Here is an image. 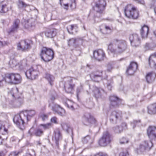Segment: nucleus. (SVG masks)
Instances as JSON below:
<instances>
[{
    "mask_svg": "<svg viewBox=\"0 0 156 156\" xmlns=\"http://www.w3.org/2000/svg\"><path fill=\"white\" fill-rule=\"evenodd\" d=\"M83 90V87L82 85H80V86L77 87L76 90V93L77 97H78V95Z\"/></svg>",
    "mask_w": 156,
    "mask_h": 156,
    "instance_id": "nucleus-50",
    "label": "nucleus"
},
{
    "mask_svg": "<svg viewBox=\"0 0 156 156\" xmlns=\"http://www.w3.org/2000/svg\"><path fill=\"white\" fill-rule=\"evenodd\" d=\"M32 41L29 40H23L19 42L17 45V49L22 51H28L31 48Z\"/></svg>",
    "mask_w": 156,
    "mask_h": 156,
    "instance_id": "nucleus-8",
    "label": "nucleus"
},
{
    "mask_svg": "<svg viewBox=\"0 0 156 156\" xmlns=\"http://www.w3.org/2000/svg\"><path fill=\"white\" fill-rule=\"evenodd\" d=\"M147 132L149 138L153 139L156 138V127L150 126L147 129Z\"/></svg>",
    "mask_w": 156,
    "mask_h": 156,
    "instance_id": "nucleus-24",
    "label": "nucleus"
},
{
    "mask_svg": "<svg viewBox=\"0 0 156 156\" xmlns=\"http://www.w3.org/2000/svg\"><path fill=\"white\" fill-rule=\"evenodd\" d=\"M18 64L16 60L14 58L11 59L9 62V65L10 67L12 68L16 66Z\"/></svg>",
    "mask_w": 156,
    "mask_h": 156,
    "instance_id": "nucleus-42",
    "label": "nucleus"
},
{
    "mask_svg": "<svg viewBox=\"0 0 156 156\" xmlns=\"http://www.w3.org/2000/svg\"><path fill=\"white\" fill-rule=\"evenodd\" d=\"M92 140L89 136H87L84 137L82 140V141L84 144H87L88 142L91 143Z\"/></svg>",
    "mask_w": 156,
    "mask_h": 156,
    "instance_id": "nucleus-45",
    "label": "nucleus"
},
{
    "mask_svg": "<svg viewBox=\"0 0 156 156\" xmlns=\"http://www.w3.org/2000/svg\"><path fill=\"white\" fill-rule=\"evenodd\" d=\"M7 133V129L5 127L3 122L0 121V133L5 135Z\"/></svg>",
    "mask_w": 156,
    "mask_h": 156,
    "instance_id": "nucleus-36",
    "label": "nucleus"
},
{
    "mask_svg": "<svg viewBox=\"0 0 156 156\" xmlns=\"http://www.w3.org/2000/svg\"><path fill=\"white\" fill-rule=\"evenodd\" d=\"M41 117L43 121H44L48 119V116L46 114H43L41 115Z\"/></svg>",
    "mask_w": 156,
    "mask_h": 156,
    "instance_id": "nucleus-57",
    "label": "nucleus"
},
{
    "mask_svg": "<svg viewBox=\"0 0 156 156\" xmlns=\"http://www.w3.org/2000/svg\"><path fill=\"white\" fill-rule=\"evenodd\" d=\"M111 101V107H115L118 106L120 102L119 98L114 95H112L110 96L109 98Z\"/></svg>",
    "mask_w": 156,
    "mask_h": 156,
    "instance_id": "nucleus-28",
    "label": "nucleus"
},
{
    "mask_svg": "<svg viewBox=\"0 0 156 156\" xmlns=\"http://www.w3.org/2000/svg\"><path fill=\"white\" fill-rule=\"evenodd\" d=\"M61 126L62 129L66 131L68 133H69L70 131L72 132V129L70 127L69 125L65 122H62L61 124Z\"/></svg>",
    "mask_w": 156,
    "mask_h": 156,
    "instance_id": "nucleus-37",
    "label": "nucleus"
},
{
    "mask_svg": "<svg viewBox=\"0 0 156 156\" xmlns=\"http://www.w3.org/2000/svg\"><path fill=\"white\" fill-rule=\"evenodd\" d=\"M148 112L150 114L156 113V103L152 104L148 108Z\"/></svg>",
    "mask_w": 156,
    "mask_h": 156,
    "instance_id": "nucleus-34",
    "label": "nucleus"
},
{
    "mask_svg": "<svg viewBox=\"0 0 156 156\" xmlns=\"http://www.w3.org/2000/svg\"><path fill=\"white\" fill-rule=\"evenodd\" d=\"M151 62H153L154 64L156 65V53L151 55L149 59V62L150 65Z\"/></svg>",
    "mask_w": 156,
    "mask_h": 156,
    "instance_id": "nucleus-39",
    "label": "nucleus"
},
{
    "mask_svg": "<svg viewBox=\"0 0 156 156\" xmlns=\"http://www.w3.org/2000/svg\"><path fill=\"white\" fill-rule=\"evenodd\" d=\"M56 33V29L51 28L48 29L45 32V34L47 37L52 38L55 36Z\"/></svg>",
    "mask_w": 156,
    "mask_h": 156,
    "instance_id": "nucleus-29",
    "label": "nucleus"
},
{
    "mask_svg": "<svg viewBox=\"0 0 156 156\" xmlns=\"http://www.w3.org/2000/svg\"><path fill=\"white\" fill-rule=\"evenodd\" d=\"M100 31L101 32L104 34H108L111 32L110 28L105 25H103L100 28Z\"/></svg>",
    "mask_w": 156,
    "mask_h": 156,
    "instance_id": "nucleus-32",
    "label": "nucleus"
},
{
    "mask_svg": "<svg viewBox=\"0 0 156 156\" xmlns=\"http://www.w3.org/2000/svg\"><path fill=\"white\" fill-rule=\"evenodd\" d=\"M113 68V63H109L107 65V70L108 72H111Z\"/></svg>",
    "mask_w": 156,
    "mask_h": 156,
    "instance_id": "nucleus-48",
    "label": "nucleus"
},
{
    "mask_svg": "<svg viewBox=\"0 0 156 156\" xmlns=\"http://www.w3.org/2000/svg\"><path fill=\"white\" fill-rule=\"evenodd\" d=\"M6 82L5 80V77L2 76V78L0 79V87H3V82Z\"/></svg>",
    "mask_w": 156,
    "mask_h": 156,
    "instance_id": "nucleus-54",
    "label": "nucleus"
},
{
    "mask_svg": "<svg viewBox=\"0 0 156 156\" xmlns=\"http://www.w3.org/2000/svg\"><path fill=\"white\" fill-rule=\"evenodd\" d=\"M45 78L51 86L53 85L55 80V77L53 76L49 73H46L45 74Z\"/></svg>",
    "mask_w": 156,
    "mask_h": 156,
    "instance_id": "nucleus-31",
    "label": "nucleus"
},
{
    "mask_svg": "<svg viewBox=\"0 0 156 156\" xmlns=\"http://www.w3.org/2000/svg\"><path fill=\"white\" fill-rule=\"evenodd\" d=\"M19 63H20V65L22 66H24L26 64L27 61L25 59H23Z\"/></svg>",
    "mask_w": 156,
    "mask_h": 156,
    "instance_id": "nucleus-60",
    "label": "nucleus"
},
{
    "mask_svg": "<svg viewBox=\"0 0 156 156\" xmlns=\"http://www.w3.org/2000/svg\"><path fill=\"white\" fill-rule=\"evenodd\" d=\"M90 76L92 80L97 82L107 78L105 71L102 70L97 71L93 72L90 74Z\"/></svg>",
    "mask_w": 156,
    "mask_h": 156,
    "instance_id": "nucleus-7",
    "label": "nucleus"
},
{
    "mask_svg": "<svg viewBox=\"0 0 156 156\" xmlns=\"http://www.w3.org/2000/svg\"><path fill=\"white\" fill-rule=\"evenodd\" d=\"M122 113L121 111H112L110 115V121L113 123H116L117 120H120L122 119Z\"/></svg>",
    "mask_w": 156,
    "mask_h": 156,
    "instance_id": "nucleus-12",
    "label": "nucleus"
},
{
    "mask_svg": "<svg viewBox=\"0 0 156 156\" xmlns=\"http://www.w3.org/2000/svg\"><path fill=\"white\" fill-rule=\"evenodd\" d=\"M19 154V152H13L10 153L9 156H17Z\"/></svg>",
    "mask_w": 156,
    "mask_h": 156,
    "instance_id": "nucleus-59",
    "label": "nucleus"
},
{
    "mask_svg": "<svg viewBox=\"0 0 156 156\" xmlns=\"http://www.w3.org/2000/svg\"><path fill=\"white\" fill-rule=\"evenodd\" d=\"M59 3L62 7L66 10L68 9L69 5L72 8L76 7L75 0H59Z\"/></svg>",
    "mask_w": 156,
    "mask_h": 156,
    "instance_id": "nucleus-15",
    "label": "nucleus"
},
{
    "mask_svg": "<svg viewBox=\"0 0 156 156\" xmlns=\"http://www.w3.org/2000/svg\"><path fill=\"white\" fill-rule=\"evenodd\" d=\"M128 153L126 151L125 152H123L120 153L119 156H128Z\"/></svg>",
    "mask_w": 156,
    "mask_h": 156,
    "instance_id": "nucleus-58",
    "label": "nucleus"
},
{
    "mask_svg": "<svg viewBox=\"0 0 156 156\" xmlns=\"http://www.w3.org/2000/svg\"><path fill=\"white\" fill-rule=\"evenodd\" d=\"M34 134L36 136H40L43 133V131L42 128L39 126V127L35 131Z\"/></svg>",
    "mask_w": 156,
    "mask_h": 156,
    "instance_id": "nucleus-41",
    "label": "nucleus"
},
{
    "mask_svg": "<svg viewBox=\"0 0 156 156\" xmlns=\"http://www.w3.org/2000/svg\"><path fill=\"white\" fill-rule=\"evenodd\" d=\"M13 121L14 123L20 129H23L24 124L26 122L23 115H21V112L15 115Z\"/></svg>",
    "mask_w": 156,
    "mask_h": 156,
    "instance_id": "nucleus-9",
    "label": "nucleus"
},
{
    "mask_svg": "<svg viewBox=\"0 0 156 156\" xmlns=\"http://www.w3.org/2000/svg\"><path fill=\"white\" fill-rule=\"evenodd\" d=\"M39 70L36 66L31 68L25 73L28 79L31 80L35 79L39 74Z\"/></svg>",
    "mask_w": 156,
    "mask_h": 156,
    "instance_id": "nucleus-11",
    "label": "nucleus"
},
{
    "mask_svg": "<svg viewBox=\"0 0 156 156\" xmlns=\"http://www.w3.org/2000/svg\"><path fill=\"white\" fill-rule=\"evenodd\" d=\"M36 114V111L33 109L27 110L21 112V115H23L26 122L34 116Z\"/></svg>",
    "mask_w": 156,
    "mask_h": 156,
    "instance_id": "nucleus-16",
    "label": "nucleus"
},
{
    "mask_svg": "<svg viewBox=\"0 0 156 156\" xmlns=\"http://www.w3.org/2000/svg\"><path fill=\"white\" fill-rule=\"evenodd\" d=\"M17 5L18 8L20 10H23L28 5L26 4L24 2L21 0H19L17 3Z\"/></svg>",
    "mask_w": 156,
    "mask_h": 156,
    "instance_id": "nucleus-35",
    "label": "nucleus"
},
{
    "mask_svg": "<svg viewBox=\"0 0 156 156\" xmlns=\"http://www.w3.org/2000/svg\"><path fill=\"white\" fill-rule=\"evenodd\" d=\"M40 55L44 61L48 62L53 59L54 53L51 48L43 47L41 49Z\"/></svg>",
    "mask_w": 156,
    "mask_h": 156,
    "instance_id": "nucleus-3",
    "label": "nucleus"
},
{
    "mask_svg": "<svg viewBox=\"0 0 156 156\" xmlns=\"http://www.w3.org/2000/svg\"><path fill=\"white\" fill-rule=\"evenodd\" d=\"M82 121L83 124L86 125L94 123L95 119L88 113H85L82 117Z\"/></svg>",
    "mask_w": 156,
    "mask_h": 156,
    "instance_id": "nucleus-17",
    "label": "nucleus"
},
{
    "mask_svg": "<svg viewBox=\"0 0 156 156\" xmlns=\"http://www.w3.org/2000/svg\"><path fill=\"white\" fill-rule=\"evenodd\" d=\"M127 48L126 42L123 40H116L114 44L110 43L108 46V51L115 55L120 54L124 51Z\"/></svg>",
    "mask_w": 156,
    "mask_h": 156,
    "instance_id": "nucleus-1",
    "label": "nucleus"
},
{
    "mask_svg": "<svg viewBox=\"0 0 156 156\" xmlns=\"http://www.w3.org/2000/svg\"><path fill=\"white\" fill-rule=\"evenodd\" d=\"M155 78V75L153 73H149L147 74L146 78L147 81L149 83H151L154 80Z\"/></svg>",
    "mask_w": 156,
    "mask_h": 156,
    "instance_id": "nucleus-33",
    "label": "nucleus"
},
{
    "mask_svg": "<svg viewBox=\"0 0 156 156\" xmlns=\"http://www.w3.org/2000/svg\"><path fill=\"white\" fill-rule=\"evenodd\" d=\"M66 105L68 108L71 109L72 110L74 109L73 107V103L71 101H68L66 103Z\"/></svg>",
    "mask_w": 156,
    "mask_h": 156,
    "instance_id": "nucleus-47",
    "label": "nucleus"
},
{
    "mask_svg": "<svg viewBox=\"0 0 156 156\" xmlns=\"http://www.w3.org/2000/svg\"><path fill=\"white\" fill-rule=\"evenodd\" d=\"M106 5L105 0H98L95 2V5L93 7V9L97 13H102L105 10Z\"/></svg>",
    "mask_w": 156,
    "mask_h": 156,
    "instance_id": "nucleus-10",
    "label": "nucleus"
},
{
    "mask_svg": "<svg viewBox=\"0 0 156 156\" xmlns=\"http://www.w3.org/2000/svg\"><path fill=\"white\" fill-rule=\"evenodd\" d=\"M128 140L125 137H123L120 140V143L121 144H125L128 142Z\"/></svg>",
    "mask_w": 156,
    "mask_h": 156,
    "instance_id": "nucleus-55",
    "label": "nucleus"
},
{
    "mask_svg": "<svg viewBox=\"0 0 156 156\" xmlns=\"http://www.w3.org/2000/svg\"><path fill=\"white\" fill-rule=\"evenodd\" d=\"M1 39H0V48L3 46V45H4L5 44H7V43L5 41H1Z\"/></svg>",
    "mask_w": 156,
    "mask_h": 156,
    "instance_id": "nucleus-61",
    "label": "nucleus"
},
{
    "mask_svg": "<svg viewBox=\"0 0 156 156\" xmlns=\"http://www.w3.org/2000/svg\"><path fill=\"white\" fill-rule=\"evenodd\" d=\"M58 118L54 116L51 119V122L52 123L57 124L58 123Z\"/></svg>",
    "mask_w": 156,
    "mask_h": 156,
    "instance_id": "nucleus-53",
    "label": "nucleus"
},
{
    "mask_svg": "<svg viewBox=\"0 0 156 156\" xmlns=\"http://www.w3.org/2000/svg\"><path fill=\"white\" fill-rule=\"evenodd\" d=\"M75 38H72L70 39L68 41L69 45L75 46Z\"/></svg>",
    "mask_w": 156,
    "mask_h": 156,
    "instance_id": "nucleus-49",
    "label": "nucleus"
},
{
    "mask_svg": "<svg viewBox=\"0 0 156 156\" xmlns=\"http://www.w3.org/2000/svg\"><path fill=\"white\" fill-rule=\"evenodd\" d=\"M20 23V20L16 19L14 21L13 24L7 30L8 33L11 34L17 32L19 28Z\"/></svg>",
    "mask_w": 156,
    "mask_h": 156,
    "instance_id": "nucleus-21",
    "label": "nucleus"
},
{
    "mask_svg": "<svg viewBox=\"0 0 156 156\" xmlns=\"http://www.w3.org/2000/svg\"><path fill=\"white\" fill-rule=\"evenodd\" d=\"M141 4L144 5V0H135Z\"/></svg>",
    "mask_w": 156,
    "mask_h": 156,
    "instance_id": "nucleus-63",
    "label": "nucleus"
},
{
    "mask_svg": "<svg viewBox=\"0 0 156 156\" xmlns=\"http://www.w3.org/2000/svg\"><path fill=\"white\" fill-rule=\"evenodd\" d=\"M153 144L151 141H145L141 144L137 149L138 153L143 152L145 151L149 150L153 146Z\"/></svg>",
    "mask_w": 156,
    "mask_h": 156,
    "instance_id": "nucleus-13",
    "label": "nucleus"
},
{
    "mask_svg": "<svg viewBox=\"0 0 156 156\" xmlns=\"http://www.w3.org/2000/svg\"><path fill=\"white\" fill-rule=\"evenodd\" d=\"M75 47L80 46L82 44L83 40L81 39L80 38H75Z\"/></svg>",
    "mask_w": 156,
    "mask_h": 156,
    "instance_id": "nucleus-44",
    "label": "nucleus"
},
{
    "mask_svg": "<svg viewBox=\"0 0 156 156\" xmlns=\"http://www.w3.org/2000/svg\"><path fill=\"white\" fill-rule=\"evenodd\" d=\"M50 107H51L52 110L55 113L59 115L64 116L66 115L65 110L60 106L56 104L51 105Z\"/></svg>",
    "mask_w": 156,
    "mask_h": 156,
    "instance_id": "nucleus-19",
    "label": "nucleus"
},
{
    "mask_svg": "<svg viewBox=\"0 0 156 156\" xmlns=\"http://www.w3.org/2000/svg\"><path fill=\"white\" fill-rule=\"evenodd\" d=\"M105 81H107V83L105 85L106 86L108 90H111L112 87V84H113L112 79V78H110L109 80H105Z\"/></svg>",
    "mask_w": 156,
    "mask_h": 156,
    "instance_id": "nucleus-40",
    "label": "nucleus"
},
{
    "mask_svg": "<svg viewBox=\"0 0 156 156\" xmlns=\"http://www.w3.org/2000/svg\"><path fill=\"white\" fill-rule=\"evenodd\" d=\"M20 75L18 73H9L5 74V80L7 83L15 84H19L22 81Z\"/></svg>",
    "mask_w": 156,
    "mask_h": 156,
    "instance_id": "nucleus-5",
    "label": "nucleus"
},
{
    "mask_svg": "<svg viewBox=\"0 0 156 156\" xmlns=\"http://www.w3.org/2000/svg\"><path fill=\"white\" fill-rule=\"evenodd\" d=\"M55 97L54 96H52L51 97L50 99L48 101L49 107L51 106V105L54 104V101L55 100Z\"/></svg>",
    "mask_w": 156,
    "mask_h": 156,
    "instance_id": "nucleus-51",
    "label": "nucleus"
},
{
    "mask_svg": "<svg viewBox=\"0 0 156 156\" xmlns=\"http://www.w3.org/2000/svg\"><path fill=\"white\" fill-rule=\"evenodd\" d=\"M64 86L66 91L68 93H71L73 91L74 85L72 83V80L71 77H69Z\"/></svg>",
    "mask_w": 156,
    "mask_h": 156,
    "instance_id": "nucleus-22",
    "label": "nucleus"
},
{
    "mask_svg": "<svg viewBox=\"0 0 156 156\" xmlns=\"http://www.w3.org/2000/svg\"><path fill=\"white\" fill-rule=\"evenodd\" d=\"M9 2L7 1H4L0 3V12L5 13L9 10Z\"/></svg>",
    "mask_w": 156,
    "mask_h": 156,
    "instance_id": "nucleus-25",
    "label": "nucleus"
},
{
    "mask_svg": "<svg viewBox=\"0 0 156 156\" xmlns=\"http://www.w3.org/2000/svg\"><path fill=\"white\" fill-rule=\"evenodd\" d=\"M149 32V27L146 25H144L140 30V34L142 38H145L147 37Z\"/></svg>",
    "mask_w": 156,
    "mask_h": 156,
    "instance_id": "nucleus-30",
    "label": "nucleus"
},
{
    "mask_svg": "<svg viewBox=\"0 0 156 156\" xmlns=\"http://www.w3.org/2000/svg\"><path fill=\"white\" fill-rule=\"evenodd\" d=\"M125 16L129 18L137 19L139 16V12L136 8L132 4L128 5L124 10Z\"/></svg>",
    "mask_w": 156,
    "mask_h": 156,
    "instance_id": "nucleus-4",
    "label": "nucleus"
},
{
    "mask_svg": "<svg viewBox=\"0 0 156 156\" xmlns=\"http://www.w3.org/2000/svg\"><path fill=\"white\" fill-rule=\"evenodd\" d=\"M112 136L109 133L108 131H105L99 140V144L102 147L106 146L112 142Z\"/></svg>",
    "mask_w": 156,
    "mask_h": 156,
    "instance_id": "nucleus-6",
    "label": "nucleus"
},
{
    "mask_svg": "<svg viewBox=\"0 0 156 156\" xmlns=\"http://www.w3.org/2000/svg\"><path fill=\"white\" fill-rule=\"evenodd\" d=\"M114 132L117 133H120L122 131V127H120L119 126H116L113 128Z\"/></svg>",
    "mask_w": 156,
    "mask_h": 156,
    "instance_id": "nucleus-46",
    "label": "nucleus"
},
{
    "mask_svg": "<svg viewBox=\"0 0 156 156\" xmlns=\"http://www.w3.org/2000/svg\"><path fill=\"white\" fill-rule=\"evenodd\" d=\"M23 24L24 27L29 31H31L35 29V22L32 19L25 20Z\"/></svg>",
    "mask_w": 156,
    "mask_h": 156,
    "instance_id": "nucleus-20",
    "label": "nucleus"
},
{
    "mask_svg": "<svg viewBox=\"0 0 156 156\" xmlns=\"http://www.w3.org/2000/svg\"><path fill=\"white\" fill-rule=\"evenodd\" d=\"M2 139L1 137L0 136V145L2 144Z\"/></svg>",
    "mask_w": 156,
    "mask_h": 156,
    "instance_id": "nucleus-64",
    "label": "nucleus"
},
{
    "mask_svg": "<svg viewBox=\"0 0 156 156\" xmlns=\"http://www.w3.org/2000/svg\"><path fill=\"white\" fill-rule=\"evenodd\" d=\"M18 89L14 87L12 88L8 92V95L9 97L12 98H17L13 103L14 106L16 108L19 107L21 106L23 103V97H17V94L18 93Z\"/></svg>",
    "mask_w": 156,
    "mask_h": 156,
    "instance_id": "nucleus-2",
    "label": "nucleus"
},
{
    "mask_svg": "<svg viewBox=\"0 0 156 156\" xmlns=\"http://www.w3.org/2000/svg\"><path fill=\"white\" fill-rule=\"evenodd\" d=\"M51 124L50 123L46 124H41L40 125V127L42 128V129L46 130L49 129L51 127Z\"/></svg>",
    "mask_w": 156,
    "mask_h": 156,
    "instance_id": "nucleus-43",
    "label": "nucleus"
},
{
    "mask_svg": "<svg viewBox=\"0 0 156 156\" xmlns=\"http://www.w3.org/2000/svg\"><path fill=\"white\" fill-rule=\"evenodd\" d=\"M62 135L59 129H56L54 131L52 139L53 141L55 142L57 146L58 144V141L62 139Z\"/></svg>",
    "mask_w": 156,
    "mask_h": 156,
    "instance_id": "nucleus-26",
    "label": "nucleus"
},
{
    "mask_svg": "<svg viewBox=\"0 0 156 156\" xmlns=\"http://www.w3.org/2000/svg\"><path fill=\"white\" fill-rule=\"evenodd\" d=\"M140 122V120L138 121L134 120L131 123V126L133 128H134L136 125H137Z\"/></svg>",
    "mask_w": 156,
    "mask_h": 156,
    "instance_id": "nucleus-52",
    "label": "nucleus"
},
{
    "mask_svg": "<svg viewBox=\"0 0 156 156\" xmlns=\"http://www.w3.org/2000/svg\"><path fill=\"white\" fill-rule=\"evenodd\" d=\"M93 91L94 97L97 99L101 98L104 93L103 90L98 88L96 87H94Z\"/></svg>",
    "mask_w": 156,
    "mask_h": 156,
    "instance_id": "nucleus-27",
    "label": "nucleus"
},
{
    "mask_svg": "<svg viewBox=\"0 0 156 156\" xmlns=\"http://www.w3.org/2000/svg\"><path fill=\"white\" fill-rule=\"evenodd\" d=\"M129 40L131 45L135 47H138L140 44V41L138 35L136 34L130 35Z\"/></svg>",
    "mask_w": 156,
    "mask_h": 156,
    "instance_id": "nucleus-18",
    "label": "nucleus"
},
{
    "mask_svg": "<svg viewBox=\"0 0 156 156\" xmlns=\"http://www.w3.org/2000/svg\"><path fill=\"white\" fill-rule=\"evenodd\" d=\"M120 127H122V129L123 128H126V123L124 122L122 123V126Z\"/></svg>",
    "mask_w": 156,
    "mask_h": 156,
    "instance_id": "nucleus-62",
    "label": "nucleus"
},
{
    "mask_svg": "<svg viewBox=\"0 0 156 156\" xmlns=\"http://www.w3.org/2000/svg\"><path fill=\"white\" fill-rule=\"evenodd\" d=\"M93 156H108V155L105 153L102 152H99L94 154Z\"/></svg>",
    "mask_w": 156,
    "mask_h": 156,
    "instance_id": "nucleus-56",
    "label": "nucleus"
},
{
    "mask_svg": "<svg viewBox=\"0 0 156 156\" xmlns=\"http://www.w3.org/2000/svg\"><path fill=\"white\" fill-rule=\"evenodd\" d=\"M93 57L95 60L101 62L104 60L106 56L104 52L102 49H98L94 51Z\"/></svg>",
    "mask_w": 156,
    "mask_h": 156,
    "instance_id": "nucleus-14",
    "label": "nucleus"
},
{
    "mask_svg": "<svg viewBox=\"0 0 156 156\" xmlns=\"http://www.w3.org/2000/svg\"><path fill=\"white\" fill-rule=\"evenodd\" d=\"M137 68V64L135 62H131L126 71V73L129 75L134 74Z\"/></svg>",
    "mask_w": 156,
    "mask_h": 156,
    "instance_id": "nucleus-23",
    "label": "nucleus"
},
{
    "mask_svg": "<svg viewBox=\"0 0 156 156\" xmlns=\"http://www.w3.org/2000/svg\"><path fill=\"white\" fill-rule=\"evenodd\" d=\"M68 32L70 34H73L77 32V27L74 25H71L67 28Z\"/></svg>",
    "mask_w": 156,
    "mask_h": 156,
    "instance_id": "nucleus-38",
    "label": "nucleus"
}]
</instances>
